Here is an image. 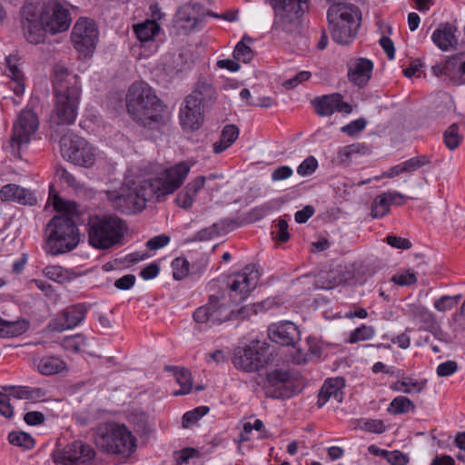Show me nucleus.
I'll list each match as a JSON object with an SVG mask.
<instances>
[{
  "mask_svg": "<svg viewBox=\"0 0 465 465\" xmlns=\"http://www.w3.org/2000/svg\"><path fill=\"white\" fill-rule=\"evenodd\" d=\"M272 361V352L270 345L260 341H252L246 346L236 347L232 357L233 366L245 372L258 371Z\"/></svg>",
  "mask_w": 465,
  "mask_h": 465,
  "instance_id": "10",
  "label": "nucleus"
},
{
  "mask_svg": "<svg viewBox=\"0 0 465 465\" xmlns=\"http://www.w3.org/2000/svg\"><path fill=\"white\" fill-rule=\"evenodd\" d=\"M231 305L230 302H225L224 292L219 294H212L208 297L206 304L195 310L193 320L198 323H206L211 321L216 324L232 321Z\"/></svg>",
  "mask_w": 465,
  "mask_h": 465,
  "instance_id": "15",
  "label": "nucleus"
},
{
  "mask_svg": "<svg viewBox=\"0 0 465 465\" xmlns=\"http://www.w3.org/2000/svg\"><path fill=\"white\" fill-rule=\"evenodd\" d=\"M461 299V295L455 296L443 295L434 302V308L438 312H446L451 310Z\"/></svg>",
  "mask_w": 465,
  "mask_h": 465,
  "instance_id": "49",
  "label": "nucleus"
},
{
  "mask_svg": "<svg viewBox=\"0 0 465 465\" xmlns=\"http://www.w3.org/2000/svg\"><path fill=\"white\" fill-rule=\"evenodd\" d=\"M8 394L19 400L38 401L45 396V391L41 388L13 386L9 388Z\"/></svg>",
  "mask_w": 465,
  "mask_h": 465,
  "instance_id": "34",
  "label": "nucleus"
},
{
  "mask_svg": "<svg viewBox=\"0 0 465 465\" xmlns=\"http://www.w3.org/2000/svg\"><path fill=\"white\" fill-rule=\"evenodd\" d=\"M268 336L272 341L283 346L295 347L301 340L297 325L288 321L271 324Z\"/></svg>",
  "mask_w": 465,
  "mask_h": 465,
  "instance_id": "20",
  "label": "nucleus"
},
{
  "mask_svg": "<svg viewBox=\"0 0 465 465\" xmlns=\"http://www.w3.org/2000/svg\"><path fill=\"white\" fill-rule=\"evenodd\" d=\"M431 162V157L428 155H420L412 157L402 163L404 173H412Z\"/></svg>",
  "mask_w": 465,
  "mask_h": 465,
  "instance_id": "48",
  "label": "nucleus"
},
{
  "mask_svg": "<svg viewBox=\"0 0 465 465\" xmlns=\"http://www.w3.org/2000/svg\"><path fill=\"white\" fill-rule=\"evenodd\" d=\"M126 107L136 123L149 129H159L166 123L163 104L146 84L134 83L131 85Z\"/></svg>",
  "mask_w": 465,
  "mask_h": 465,
  "instance_id": "3",
  "label": "nucleus"
},
{
  "mask_svg": "<svg viewBox=\"0 0 465 465\" xmlns=\"http://www.w3.org/2000/svg\"><path fill=\"white\" fill-rule=\"evenodd\" d=\"M202 6L198 4H185L176 12L174 25L180 33L187 35L196 29L198 24L203 22L200 11Z\"/></svg>",
  "mask_w": 465,
  "mask_h": 465,
  "instance_id": "21",
  "label": "nucleus"
},
{
  "mask_svg": "<svg viewBox=\"0 0 465 465\" xmlns=\"http://www.w3.org/2000/svg\"><path fill=\"white\" fill-rule=\"evenodd\" d=\"M274 19L272 31L292 34L299 30L309 0H271Z\"/></svg>",
  "mask_w": 465,
  "mask_h": 465,
  "instance_id": "9",
  "label": "nucleus"
},
{
  "mask_svg": "<svg viewBox=\"0 0 465 465\" xmlns=\"http://www.w3.org/2000/svg\"><path fill=\"white\" fill-rule=\"evenodd\" d=\"M205 181V176H197L184 187V190L188 192L190 196L193 198V202L194 201V197L198 192L204 186Z\"/></svg>",
  "mask_w": 465,
  "mask_h": 465,
  "instance_id": "59",
  "label": "nucleus"
},
{
  "mask_svg": "<svg viewBox=\"0 0 465 465\" xmlns=\"http://www.w3.org/2000/svg\"><path fill=\"white\" fill-rule=\"evenodd\" d=\"M209 407L207 406H200L193 411H189L185 412L183 416V426L188 427L190 424L196 422L203 416L209 412Z\"/></svg>",
  "mask_w": 465,
  "mask_h": 465,
  "instance_id": "53",
  "label": "nucleus"
},
{
  "mask_svg": "<svg viewBox=\"0 0 465 465\" xmlns=\"http://www.w3.org/2000/svg\"><path fill=\"white\" fill-rule=\"evenodd\" d=\"M127 229L126 223L116 215H90L86 223L88 243L102 251L121 246Z\"/></svg>",
  "mask_w": 465,
  "mask_h": 465,
  "instance_id": "4",
  "label": "nucleus"
},
{
  "mask_svg": "<svg viewBox=\"0 0 465 465\" xmlns=\"http://www.w3.org/2000/svg\"><path fill=\"white\" fill-rule=\"evenodd\" d=\"M90 305L79 302L66 307L59 317L53 321L51 326L54 331H63L78 326L86 317Z\"/></svg>",
  "mask_w": 465,
  "mask_h": 465,
  "instance_id": "19",
  "label": "nucleus"
},
{
  "mask_svg": "<svg viewBox=\"0 0 465 465\" xmlns=\"http://www.w3.org/2000/svg\"><path fill=\"white\" fill-rule=\"evenodd\" d=\"M0 199L3 202H15L23 205L34 206L37 203L35 193L15 183H8L0 189Z\"/></svg>",
  "mask_w": 465,
  "mask_h": 465,
  "instance_id": "23",
  "label": "nucleus"
},
{
  "mask_svg": "<svg viewBox=\"0 0 465 465\" xmlns=\"http://www.w3.org/2000/svg\"><path fill=\"white\" fill-rule=\"evenodd\" d=\"M53 88L55 107L52 121L57 124H73L77 116L81 95L79 76L64 65L56 64L53 69Z\"/></svg>",
  "mask_w": 465,
  "mask_h": 465,
  "instance_id": "2",
  "label": "nucleus"
},
{
  "mask_svg": "<svg viewBox=\"0 0 465 465\" xmlns=\"http://www.w3.org/2000/svg\"><path fill=\"white\" fill-rule=\"evenodd\" d=\"M29 326L30 322L26 319L9 320L0 316V338L22 335L29 329Z\"/></svg>",
  "mask_w": 465,
  "mask_h": 465,
  "instance_id": "28",
  "label": "nucleus"
},
{
  "mask_svg": "<svg viewBox=\"0 0 465 465\" xmlns=\"http://www.w3.org/2000/svg\"><path fill=\"white\" fill-rule=\"evenodd\" d=\"M44 275L51 281L64 284L74 281L75 272L59 265H48L43 270Z\"/></svg>",
  "mask_w": 465,
  "mask_h": 465,
  "instance_id": "32",
  "label": "nucleus"
},
{
  "mask_svg": "<svg viewBox=\"0 0 465 465\" xmlns=\"http://www.w3.org/2000/svg\"><path fill=\"white\" fill-rule=\"evenodd\" d=\"M174 376L176 378L177 383L181 386V389L173 392V395H184L191 392L193 388L191 372L184 368H181L174 373Z\"/></svg>",
  "mask_w": 465,
  "mask_h": 465,
  "instance_id": "40",
  "label": "nucleus"
},
{
  "mask_svg": "<svg viewBox=\"0 0 465 465\" xmlns=\"http://www.w3.org/2000/svg\"><path fill=\"white\" fill-rule=\"evenodd\" d=\"M272 301L266 300L259 303H254L251 306H242L238 310H231L232 320L246 319L252 314H257L259 312L265 311L272 307Z\"/></svg>",
  "mask_w": 465,
  "mask_h": 465,
  "instance_id": "36",
  "label": "nucleus"
},
{
  "mask_svg": "<svg viewBox=\"0 0 465 465\" xmlns=\"http://www.w3.org/2000/svg\"><path fill=\"white\" fill-rule=\"evenodd\" d=\"M411 313L415 320L420 321L426 331H432L438 326L435 315L422 305H412Z\"/></svg>",
  "mask_w": 465,
  "mask_h": 465,
  "instance_id": "33",
  "label": "nucleus"
},
{
  "mask_svg": "<svg viewBox=\"0 0 465 465\" xmlns=\"http://www.w3.org/2000/svg\"><path fill=\"white\" fill-rule=\"evenodd\" d=\"M106 195L115 210L126 214L143 211L147 201L154 197V193H151L149 191L148 181H145L138 188H122L120 191L107 192Z\"/></svg>",
  "mask_w": 465,
  "mask_h": 465,
  "instance_id": "12",
  "label": "nucleus"
},
{
  "mask_svg": "<svg viewBox=\"0 0 465 465\" xmlns=\"http://www.w3.org/2000/svg\"><path fill=\"white\" fill-rule=\"evenodd\" d=\"M252 42L253 39L251 36L245 35L236 45L232 53L233 58L245 64L251 62L253 58V51L248 45V44H252Z\"/></svg>",
  "mask_w": 465,
  "mask_h": 465,
  "instance_id": "37",
  "label": "nucleus"
},
{
  "mask_svg": "<svg viewBox=\"0 0 465 465\" xmlns=\"http://www.w3.org/2000/svg\"><path fill=\"white\" fill-rule=\"evenodd\" d=\"M456 32L457 28L450 23L440 24L433 32L431 40L441 51L454 50L459 45Z\"/></svg>",
  "mask_w": 465,
  "mask_h": 465,
  "instance_id": "24",
  "label": "nucleus"
},
{
  "mask_svg": "<svg viewBox=\"0 0 465 465\" xmlns=\"http://www.w3.org/2000/svg\"><path fill=\"white\" fill-rule=\"evenodd\" d=\"M86 344V338L83 334H76L73 336H67L63 339V348L71 352H79L83 347Z\"/></svg>",
  "mask_w": 465,
  "mask_h": 465,
  "instance_id": "44",
  "label": "nucleus"
},
{
  "mask_svg": "<svg viewBox=\"0 0 465 465\" xmlns=\"http://www.w3.org/2000/svg\"><path fill=\"white\" fill-rule=\"evenodd\" d=\"M174 202L179 207L184 210L190 209L193 203V198L184 188L177 193Z\"/></svg>",
  "mask_w": 465,
  "mask_h": 465,
  "instance_id": "64",
  "label": "nucleus"
},
{
  "mask_svg": "<svg viewBox=\"0 0 465 465\" xmlns=\"http://www.w3.org/2000/svg\"><path fill=\"white\" fill-rule=\"evenodd\" d=\"M37 0H26L20 9L21 27L30 44L44 43L46 34L67 31L72 24L70 10L57 0H48L39 10Z\"/></svg>",
  "mask_w": 465,
  "mask_h": 465,
  "instance_id": "1",
  "label": "nucleus"
},
{
  "mask_svg": "<svg viewBox=\"0 0 465 465\" xmlns=\"http://www.w3.org/2000/svg\"><path fill=\"white\" fill-rule=\"evenodd\" d=\"M214 88L205 83L199 81L192 94L184 99V104L180 110V121L183 129L191 131L198 130L203 122V106L214 98Z\"/></svg>",
  "mask_w": 465,
  "mask_h": 465,
  "instance_id": "8",
  "label": "nucleus"
},
{
  "mask_svg": "<svg viewBox=\"0 0 465 465\" xmlns=\"http://www.w3.org/2000/svg\"><path fill=\"white\" fill-rule=\"evenodd\" d=\"M94 442L102 451L123 457L131 456L136 450V438L124 425L114 421L100 424L96 429Z\"/></svg>",
  "mask_w": 465,
  "mask_h": 465,
  "instance_id": "5",
  "label": "nucleus"
},
{
  "mask_svg": "<svg viewBox=\"0 0 465 465\" xmlns=\"http://www.w3.org/2000/svg\"><path fill=\"white\" fill-rule=\"evenodd\" d=\"M375 334V329L372 326H367L365 324L356 328L350 334L349 342L356 343L361 341H367L371 339Z\"/></svg>",
  "mask_w": 465,
  "mask_h": 465,
  "instance_id": "45",
  "label": "nucleus"
},
{
  "mask_svg": "<svg viewBox=\"0 0 465 465\" xmlns=\"http://www.w3.org/2000/svg\"><path fill=\"white\" fill-rule=\"evenodd\" d=\"M95 455L91 445L74 440L64 449L54 450L52 458L55 465H92Z\"/></svg>",
  "mask_w": 465,
  "mask_h": 465,
  "instance_id": "17",
  "label": "nucleus"
},
{
  "mask_svg": "<svg viewBox=\"0 0 465 465\" xmlns=\"http://www.w3.org/2000/svg\"><path fill=\"white\" fill-rule=\"evenodd\" d=\"M318 167V162L313 156L307 157L297 168L300 175L306 176L315 172Z\"/></svg>",
  "mask_w": 465,
  "mask_h": 465,
  "instance_id": "55",
  "label": "nucleus"
},
{
  "mask_svg": "<svg viewBox=\"0 0 465 465\" xmlns=\"http://www.w3.org/2000/svg\"><path fill=\"white\" fill-rule=\"evenodd\" d=\"M39 126L36 114L30 109L23 110L13 125L12 135L9 141L11 153L21 159V153L27 149L32 136Z\"/></svg>",
  "mask_w": 465,
  "mask_h": 465,
  "instance_id": "13",
  "label": "nucleus"
},
{
  "mask_svg": "<svg viewBox=\"0 0 465 465\" xmlns=\"http://www.w3.org/2000/svg\"><path fill=\"white\" fill-rule=\"evenodd\" d=\"M239 128L234 124H226L222 131L220 140L213 144V152L219 154L229 148L238 138Z\"/></svg>",
  "mask_w": 465,
  "mask_h": 465,
  "instance_id": "30",
  "label": "nucleus"
},
{
  "mask_svg": "<svg viewBox=\"0 0 465 465\" xmlns=\"http://www.w3.org/2000/svg\"><path fill=\"white\" fill-rule=\"evenodd\" d=\"M159 31L160 25L153 20H146L143 23L134 25V33L142 44L153 41L154 36Z\"/></svg>",
  "mask_w": 465,
  "mask_h": 465,
  "instance_id": "31",
  "label": "nucleus"
},
{
  "mask_svg": "<svg viewBox=\"0 0 465 465\" xmlns=\"http://www.w3.org/2000/svg\"><path fill=\"white\" fill-rule=\"evenodd\" d=\"M53 205L57 212H63L67 214L76 213L78 210L76 203L64 200L57 194L53 196Z\"/></svg>",
  "mask_w": 465,
  "mask_h": 465,
  "instance_id": "50",
  "label": "nucleus"
},
{
  "mask_svg": "<svg viewBox=\"0 0 465 465\" xmlns=\"http://www.w3.org/2000/svg\"><path fill=\"white\" fill-rule=\"evenodd\" d=\"M56 176L59 178L61 183H65L68 187L73 189H81L83 187L75 176L69 173L64 167H57Z\"/></svg>",
  "mask_w": 465,
  "mask_h": 465,
  "instance_id": "52",
  "label": "nucleus"
},
{
  "mask_svg": "<svg viewBox=\"0 0 465 465\" xmlns=\"http://www.w3.org/2000/svg\"><path fill=\"white\" fill-rule=\"evenodd\" d=\"M360 147L361 144H350L340 148L333 162L340 165L348 163L353 154L360 153Z\"/></svg>",
  "mask_w": 465,
  "mask_h": 465,
  "instance_id": "47",
  "label": "nucleus"
},
{
  "mask_svg": "<svg viewBox=\"0 0 465 465\" xmlns=\"http://www.w3.org/2000/svg\"><path fill=\"white\" fill-rule=\"evenodd\" d=\"M10 444L21 447L24 450H31L35 446L34 439L23 431H12L8 435Z\"/></svg>",
  "mask_w": 465,
  "mask_h": 465,
  "instance_id": "41",
  "label": "nucleus"
},
{
  "mask_svg": "<svg viewBox=\"0 0 465 465\" xmlns=\"http://www.w3.org/2000/svg\"><path fill=\"white\" fill-rule=\"evenodd\" d=\"M290 373L282 370H274L268 372L266 380L270 386L281 388L290 381Z\"/></svg>",
  "mask_w": 465,
  "mask_h": 465,
  "instance_id": "46",
  "label": "nucleus"
},
{
  "mask_svg": "<svg viewBox=\"0 0 465 465\" xmlns=\"http://www.w3.org/2000/svg\"><path fill=\"white\" fill-rule=\"evenodd\" d=\"M458 370V363L454 361H447L440 363L436 370L438 376L448 377L452 375Z\"/></svg>",
  "mask_w": 465,
  "mask_h": 465,
  "instance_id": "60",
  "label": "nucleus"
},
{
  "mask_svg": "<svg viewBox=\"0 0 465 465\" xmlns=\"http://www.w3.org/2000/svg\"><path fill=\"white\" fill-rule=\"evenodd\" d=\"M344 386L345 380L341 377L327 379L318 395V407L322 408L331 399L335 400L339 403L343 401L342 389Z\"/></svg>",
  "mask_w": 465,
  "mask_h": 465,
  "instance_id": "25",
  "label": "nucleus"
},
{
  "mask_svg": "<svg viewBox=\"0 0 465 465\" xmlns=\"http://www.w3.org/2000/svg\"><path fill=\"white\" fill-rule=\"evenodd\" d=\"M414 410V403L405 396H398L394 398L388 408V411L395 415L407 413L409 411H413Z\"/></svg>",
  "mask_w": 465,
  "mask_h": 465,
  "instance_id": "39",
  "label": "nucleus"
},
{
  "mask_svg": "<svg viewBox=\"0 0 465 465\" xmlns=\"http://www.w3.org/2000/svg\"><path fill=\"white\" fill-rule=\"evenodd\" d=\"M173 277L181 281L190 275V262L184 257H177L172 262Z\"/></svg>",
  "mask_w": 465,
  "mask_h": 465,
  "instance_id": "43",
  "label": "nucleus"
},
{
  "mask_svg": "<svg viewBox=\"0 0 465 465\" xmlns=\"http://www.w3.org/2000/svg\"><path fill=\"white\" fill-rule=\"evenodd\" d=\"M391 203L386 193H383L375 197L371 203V215L373 219H381L390 212Z\"/></svg>",
  "mask_w": 465,
  "mask_h": 465,
  "instance_id": "38",
  "label": "nucleus"
},
{
  "mask_svg": "<svg viewBox=\"0 0 465 465\" xmlns=\"http://www.w3.org/2000/svg\"><path fill=\"white\" fill-rule=\"evenodd\" d=\"M391 465H407L409 457L400 450L388 451L385 459Z\"/></svg>",
  "mask_w": 465,
  "mask_h": 465,
  "instance_id": "57",
  "label": "nucleus"
},
{
  "mask_svg": "<svg viewBox=\"0 0 465 465\" xmlns=\"http://www.w3.org/2000/svg\"><path fill=\"white\" fill-rule=\"evenodd\" d=\"M60 147L63 157L75 165L89 168L95 163L94 148L84 138L73 133L61 138Z\"/></svg>",
  "mask_w": 465,
  "mask_h": 465,
  "instance_id": "14",
  "label": "nucleus"
},
{
  "mask_svg": "<svg viewBox=\"0 0 465 465\" xmlns=\"http://www.w3.org/2000/svg\"><path fill=\"white\" fill-rule=\"evenodd\" d=\"M208 259L205 255H202L196 261L190 263V274L191 275H202L207 269Z\"/></svg>",
  "mask_w": 465,
  "mask_h": 465,
  "instance_id": "62",
  "label": "nucleus"
},
{
  "mask_svg": "<svg viewBox=\"0 0 465 465\" xmlns=\"http://www.w3.org/2000/svg\"><path fill=\"white\" fill-rule=\"evenodd\" d=\"M465 53H459L447 59L444 63L447 76L455 83H462L463 75L461 74L460 65L464 63Z\"/></svg>",
  "mask_w": 465,
  "mask_h": 465,
  "instance_id": "35",
  "label": "nucleus"
},
{
  "mask_svg": "<svg viewBox=\"0 0 465 465\" xmlns=\"http://www.w3.org/2000/svg\"><path fill=\"white\" fill-rule=\"evenodd\" d=\"M386 242L393 248L401 250H409L412 246V243L408 239L395 235H388Z\"/></svg>",
  "mask_w": 465,
  "mask_h": 465,
  "instance_id": "61",
  "label": "nucleus"
},
{
  "mask_svg": "<svg viewBox=\"0 0 465 465\" xmlns=\"http://www.w3.org/2000/svg\"><path fill=\"white\" fill-rule=\"evenodd\" d=\"M10 395L0 392V413L5 418H11L14 415V408L10 404Z\"/></svg>",
  "mask_w": 465,
  "mask_h": 465,
  "instance_id": "63",
  "label": "nucleus"
},
{
  "mask_svg": "<svg viewBox=\"0 0 465 465\" xmlns=\"http://www.w3.org/2000/svg\"><path fill=\"white\" fill-rule=\"evenodd\" d=\"M98 29L94 20L80 17L74 24L71 40L75 50L83 56L93 54L98 42Z\"/></svg>",
  "mask_w": 465,
  "mask_h": 465,
  "instance_id": "16",
  "label": "nucleus"
},
{
  "mask_svg": "<svg viewBox=\"0 0 465 465\" xmlns=\"http://www.w3.org/2000/svg\"><path fill=\"white\" fill-rule=\"evenodd\" d=\"M37 371L45 376H51L66 370V363L59 357L46 355L34 360Z\"/></svg>",
  "mask_w": 465,
  "mask_h": 465,
  "instance_id": "27",
  "label": "nucleus"
},
{
  "mask_svg": "<svg viewBox=\"0 0 465 465\" xmlns=\"http://www.w3.org/2000/svg\"><path fill=\"white\" fill-rule=\"evenodd\" d=\"M392 282L401 286H408L414 284L417 282V277L414 272L407 271L402 273L393 275Z\"/></svg>",
  "mask_w": 465,
  "mask_h": 465,
  "instance_id": "58",
  "label": "nucleus"
},
{
  "mask_svg": "<svg viewBox=\"0 0 465 465\" xmlns=\"http://www.w3.org/2000/svg\"><path fill=\"white\" fill-rule=\"evenodd\" d=\"M373 64L366 58H360L348 73L349 80L359 87L365 86L371 75Z\"/></svg>",
  "mask_w": 465,
  "mask_h": 465,
  "instance_id": "26",
  "label": "nucleus"
},
{
  "mask_svg": "<svg viewBox=\"0 0 465 465\" xmlns=\"http://www.w3.org/2000/svg\"><path fill=\"white\" fill-rule=\"evenodd\" d=\"M246 270H248V267L244 269V272L227 278L226 290L231 304H238L243 302L257 285L256 276H250Z\"/></svg>",
  "mask_w": 465,
  "mask_h": 465,
  "instance_id": "18",
  "label": "nucleus"
},
{
  "mask_svg": "<svg viewBox=\"0 0 465 465\" xmlns=\"http://www.w3.org/2000/svg\"><path fill=\"white\" fill-rule=\"evenodd\" d=\"M275 230L272 232V239L277 243H284L289 241L290 233L288 232V223L284 219H280L275 226Z\"/></svg>",
  "mask_w": 465,
  "mask_h": 465,
  "instance_id": "51",
  "label": "nucleus"
},
{
  "mask_svg": "<svg viewBox=\"0 0 465 465\" xmlns=\"http://www.w3.org/2000/svg\"><path fill=\"white\" fill-rule=\"evenodd\" d=\"M443 138L444 143L450 150L458 148L463 140V136L459 134V126L457 124H452L448 127L444 132Z\"/></svg>",
  "mask_w": 465,
  "mask_h": 465,
  "instance_id": "42",
  "label": "nucleus"
},
{
  "mask_svg": "<svg viewBox=\"0 0 465 465\" xmlns=\"http://www.w3.org/2000/svg\"><path fill=\"white\" fill-rule=\"evenodd\" d=\"M191 167L186 162H180L160 172L156 177L148 181L149 191L154 193L157 202L163 201L167 195L178 190L190 173Z\"/></svg>",
  "mask_w": 465,
  "mask_h": 465,
  "instance_id": "11",
  "label": "nucleus"
},
{
  "mask_svg": "<svg viewBox=\"0 0 465 465\" xmlns=\"http://www.w3.org/2000/svg\"><path fill=\"white\" fill-rule=\"evenodd\" d=\"M46 252L58 255L73 251L81 236L74 220L68 215H55L47 223Z\"/></svg>",
  "mask_w": 465,
  "mask_h": 465,
  "instance_id": "7",
  "label": "nucleus"
},
{
  "mask_svg": "<svg viewBox=\"0 0 465 465\" xmlns=\"http://www.w3.org/2000/svg\"><path fill=\"white\" fill-rule=\"evenodd\" d=\"M312 76L311 72L309 71H301L292 78H290L282 83V86L288 90L293 89L298 86L300 84H302L308 81Z\"/></svg>",
  "mask_w": 465,
  "mask_h": 465,
  "instance_id": "54",
  "label": "nucleus"
},
{
  "mask_svg": "<svg viewBox=\"0 0 465 465\" xmlns=\"http://www.w3.org/2000/svg\"><path fill=\"white\" fill-rule=\"evenodd\" d=\"M313 104L317 114L323 116H329L336 111L347 114L351 112V106L343 102L342 95L338 93L315 98Z\"/></svg>",
  "mask_w": 465,
  "mask_h": 465,
  "instance_id": "22",
  "label": "nucleus"
},
{
  "mask_svg": "<svg viewBox=\"0 0 465 465\" xmlns=\"http://www.w3.org/2000/svg\"><path fill=\"white\" fill-rule=\"evenodd\" d=\"M329 30L334 42L350 44L356 36L361 21V13L352 4L331 5L327 11Z\"/></svg>",
  "mask_w": 465,
  "mask_h": 465,
  "instance_id": "6",
  "label": "nucleus"
},
{
  "mask_svg": "<svg viewBox=\"0 0 465 465\" xmlns=\"http://www.w3.org/2000/svg\"><path fill=\"white\" fill-rule=\"evenodd\" d=\"M397 377H401V381H397L390 385L391 390L393 391H401L403 393L411 394L412 392H420L426 386L427 381L423 380L418 381L411 377L404 376V372L398 371Z\"/></svg>",
  "mask_w": 465,
  "mask_h": 465,
  "instance_id": "29",
  "label": "nucleus"
},
{
  "mask_svg": "<svg viewBox=\"0 0 465 465\" xmlns=\"http://www.w3.org/2000/svg\"><path fill=\"white\" fill-rule=\"evenodd\" d=\"M366 124L363 118H359L341 127V132L350 136H354L365 128Z\"/></svg>",
  "mask_w": 465,
  "mask_h": 465,
  "instance_id": "56",
  "label": "nucleus"
}]
</instances>
